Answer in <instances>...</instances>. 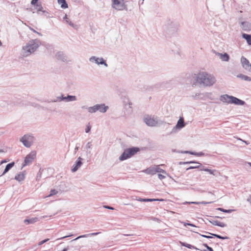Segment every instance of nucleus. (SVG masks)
I'll return each instance as SVG.
<instances>
[{
    "label": "nucleus",
    "mask_w": 251,
    "mask_h": 251,
    "mask_svg": "<svg viewBox=\"0 0 251 251\" xmlns=\"http://www.w3.org/2000/svg\"><path fill=\"white\" fill-rule=\"evenodd\" d=\"M200 165L199 166H191L188 169H194V168H198L200 167Z\"/></svg>",
    "instance_id": "a18cd8bd"
},
{
    "label": "nucleus",
    "mask_w": 251,
    "mask_h": 251,
    "mask_svg": "<svg viewBox=\"0 0 251 251\" xmlns=\"http://www.w3.org/2000/svg\"><path fill=\"white\" fill-rule=\"evenodd\" d=\"M232 97V96H229L227 95H225L221 97V100L224 102H226L228 103H230Z\"/></svg>",
    "instance_id": "4468645a"
},
{
    "label": "nucleus",
    "mask_w": 251,
    "mask_h": 251,
    "mask_svg": "<svg viewBox=\"0 0 251 251\" xmlns=\"http://www.w3.org/2000/svg\"><path fill=\"white\" fill-rule=\"evenodd\" d=\"M49 240V239H46L43 241H41V242H40L39 243H38V245L39 246H40V245H42V244L46 243L47 242H48V241Z\"/></svg>",
    "instance_id": "4c0bfd02"
},
{
    "label": "nucleus",
    "mask_w": 251,
    "mask_h": 251,
    "mask_svg": "<svg viewBox=\"0 0 251 251\" xmlns=\"http://www.w3.org/2000/svg\"><path fill=\"white\" fill-rule=\"evenodd\" d=\"M31 30L34 31V32H36V31L32 28H31Z\"/></svg>",
    "instance_id": "09e8293b"
},
{
    "label": "nucleus",
    "mask_w": 251,
    "mask_h": 251,
    "mask_svg": "<svg viewBox=\"0 0 251 251\" xmlns=\"http://www.w3.org/2000/svg\"><path fill=\"white\" fill-rule=\"evenodd\" d=\"M143 172L149 175L155 174L154 167L147 168L146 170H144Z\"/></svg>",
    "instance_id": "2eb2a0df"
},
{
    "label": "nucleus",
    "mask_w": 251,
    "mask_h": 251,
    "mask_svg": "<svg viewBox=\"0 0 251 251\" xmlns=\"http://www.w3.org/2000/svg\"><path fill=\"white\" fill-rule=\"evenodd\" d=\"M140 151L139 148L133 147L128 148L125 150L123 154L120 156L119 159L121 161L130 158Z\"/></svg>",
    "instance_id": "f03ea898"
},
{
    "label": "nucleus",
    "mask_w": 251,
    "mask_h": 251,
    "mask_svg": "<svg viewBox=\"0 0 251 251\" xmlns=\"http://www.w3.org/2000/svg\"><path fill=\"white\" fill-rule=\"evenodd\" d=\"M237 76L238 77H240L241 79H244V80H245L246 81H251V78H250V77H249V76H248L247 75H242V74H240V75H238Z\"/></svg>",
    "instance_id": "b1692460"
},
{
    "label": "nucleus",
    "mask_w": 251,
    "mask_h": 251,
    "mask_svg": "<svg viewBox=\"0 0 251 251\" xmlns=\"http://www.w3.org/2000/svg\"><path fill=\"white\" fill-rule=\"evenodd\" d=\"M165 175H164V174H163H163H158V176L160 179L162 180L166 177Z\"/></svg>",
    "instance_id": "58836bf2"
},
{
    "label": "nucleus",
    "mask_w": 251,
    "mask_h": 251,
    "mask_svg": "<svg viewBox=\"0 0 251 251\" xmlns=\"http://www.w3.org/2000/svg\"><path fill=\"white\" fill-rule=\"evenodd\" d=\"M141 202H151L153 201H162L161 200L158 199H140L139 200Z\"/></svg>",
    "instance_id": "393cba45"
},
{
    "label": "nucleus",
    "mask_w": 251,
    "mask_h": 251,
    "mask_svg": "<svg viewBox=\"0 0 251 251\" xmlns=\"http://www.w3.org/2000/svg\"><path fill=\"white\" fill-rule=\"evenodd\" d=\"M97 111V104L93 107H90L88 108V111L90 113H94Z\"/></svg>",
    "instance_id": "cd10ccee"
},
{
    "label": "nucleus",
    "mask_w": 251,
    "mask_h": 251,
    "mask_svg": "<svg viewBox=\"0 0 251 251\" xmlns=\"http://www.w3.org/2000/svg\"><path fill=\"white\" fill-rule=\"evenodd\" d=\"M98 234H99V233L96 232V233H91L89 234H85V235H80V236L77 237V238H76L74 240H76L79 238H83V237H86L90 235H96ZM73 241H74V240Z\"/></svg>",
    "instance_id": "bb28decb"
},
{
    "label": "nucleus",
    "mask_w": 251,
    "mask_h": 251,
    "mask_svg": "<svg viewBox=\"0 0 251 251\" xmlns=\"http://www.w3.org/2000/svg\"><path fill=\"white\" fill-rule=\"evenodd\" d=\"M97 111H99L100 112L104 113L108 109V106H105L104 104H97Z\"/></svg>",
    "instance_id": "f8f14e48"
},
{
    "label": "nucleus",
    "mask_w": 251,
    "mask_h": 251,
    "mask_svg": "<svg viewBox=\"0 0 251 251\" xmlns=\"http://www.w3.org/2000/svg\"><path fill=\"white\" fill-rule=\"evenodd\" d=\"M181 223H183L185 226H191L193 227H196V226L195 225H194V224H191V223L182 222H181Z\"/></svg>",
    "instance_id": "473e14b6"
},
{
    "label": "nucleus",
    "mask_w": 251,
    "mask_h": 251,
    "mask_svg": "<svg viewBox=\"0 0 251 251\" xmlns=\"http://www.w3.org/2000/svg\"><path fill=\"white\" fill-rule=\"evenodd\" d=\"M180 244H181V246L186 247L188 248V249H196V250H198V249L196 247H195L190 244L185 243L184 242H180Z\"/></svg>",
    "instance_id": "5701e85b"
},
{
    "label": "nucleus",
    "mask_w": 251,
    "mask_h": 251,
    "mask_svg": "<svg viewBox=\"0 0 251 251\" xmlns=\"http://www.w3.org/2000/svg\"><path fill=\"white\" fill-rule=\"evenodd\" d=\"M68 101H73L76 100V97L75 96H69L66 98Z\"/></svg>",
    "instance_id": "2f4dec72"
},
{
    "label": "nucleus",
    "mask_w": 251,
    "mask_h": 251,
    "mask_svg": "<svg viewBox=\"0 0 251 251\" xmlns=\"http://www.w3.org/2000/svg\"><path fill=\"white\" fill-rule=\"evenodd\" d=\"M38 1V0H32L31 3L32 5H35L37 4Z\"/></svg>",
    "instance_id": "a19ab883"
},
{
    "label": "nucleus",
    "mask_w": 251,
    "mask_h": 251,
    "mask_svg": "<svg viewBox=\"0 0 251 251\" xmlns=\"http://www.w3.org/2000/svg\"><path fill=\"white\" fill-rule=\"evenodd\" d=\"M36 153L35 151H31L30 153L27 154L25 157L23 166H25L31 163L36 158Z\"/></svg>",
    "instance_id": "423d86ee"
},
{
    "label": "nucleus",
    "mask_w": 251,
    "mask_h": 251,
    "mask_svg": "<svg viewBox=\"0 0 251 251\" xmlns=\"http://www.w3.org/2000/svg\"><path fill=\"white\" fill-rule=\"evenodd\" d=\"M186 204H199V203L198 202H186Z\"/></svg>",
    "instance_id": "49530a36"
},
{
    "label": "nucleus",
    "mask_w": 251,
    "mask_h": 251,
    "mask_svg": "<svg viewBox=\"0 0 251 251\" xmlns=\"http://www.w3.org/2000/svg\"><path fill=\"white\" fill-rule=\"evenodd\" d=\"M36 5L37 9L38 11H43V8L40 4H36Z\"/></svg>",
    "instance_id": "c9c22d12"
},
{
    "label": "nucleus",
    "mask_w": 251,
    "mask_h": 251,
    "mask_svg": "<svg viewBox=\"0 0 251 251\" xmlns=\"http://www.w3.org/2000/svg\"><path fill=\"white\" fill-rule=\"evenodd\" d=\"M57 193V191L55 190H51V191H50V194L49 195V196H52V195H55Z\"/></svg>",
    "instance_id": "e433bc0d"
},
{
    "label": "nucleus",
    "mask_w": 251,
    "mask_h": 251,
    "mask_svg": "<svg viewBox=\"0 0 251 251\" xmlns=\"http://www.w3.org/2000/svg\"><path fill=\"white\" fill-rule=\"evenodd\" d=\"M14 165V162H12L8 164L2 173V175H4L5 173H6L12 167H13Z\"/></svg>",
    "instance_id": "a211bd4d"
},
{
    "label": "nucleus",
    "mask_w": 251,
    "mask_h": 251,
    "mask_svg": "<svg viewBox=\"0 0 251 251\" xmlns=\"http://www.w3.org/2000/svg\"><path fill=\"white\" fill-rule=\"evenodd\" d=\"M96 61V62L98 64H104L105 65H107L106 64V63H105L104 60H103L102 58H97V59H96L95 60Z\"/></svg>",
    "instance_id": "c756f323"
},
{
    "label": "nucleus",
    "mask_w": 251,
    "mask_h": 251,
    "mask_svg": "<svg viewBox=\"0 0 251 251\" xmlns=\"http://www.w3.org/2000/svg\"><path fill=\"white\" fill-rule=\"evenodd\" d=\"M176 126L178 128H182L184 126V120L183 118L180 117L179 119L177 122Z\"/></svg>",
    "instance_id": "aec40b11"
},
{
    "label": "nucleus",
    "mask_w": 251,
    "mask_h": 251,
    "mask_svg": "<svg viewBox=\"0 0 251 251\" xmlns=\"http://www.w3.org/2000/svg\"><path fill=\"white\" fill-rule=\"evenodd\" d=\"M38 219L37 218H33L30 219H25L24 220V223L27 224H34V223L37 221Z\"/></svg>",
    "instance_id": "dca6fc26"
},
{
    "label": "nucleus",
    "mask_w": 251,
    "mask_h": 251,
    "mask_svg": "<svg viewBox=\"0 0 251 251\" xmlns=\"http://www.w3.org/2000/svg\"><path fill=\"white\" fill-rule=\"evenodd\" d=\"M144 121L148 126H156L158 124V121L156 119L149 115L144 117Z\"/></svg>",
    "instance_id": "39448f33"
},
{
    "label": "nucleus",
    "mask_w": 251,
    "mask_h": 251,
    "mask_svg": "<svg viewBox=\"0 0 251 251\" xmlns=\"http://www.w3.org/2000/svg\"><path fill=\"white\" fill-rule=\"evenodd\" d=\"M210 223L215 226H217L220 227H224L226 226V225L223 222H220L218 221H209Z\"/></svg>",
    "instance_id": "ddd939ff"
},
{
    "label": "nucleus",
    "mask_w": 251,
    "mask_h": 251,
    "mask_svg": "<svg viewBox=\"0 0 251 251\" xmlns=\"http://www.w3.org/2000/svg\"><path fill=\"white\" fill-rule=\"evenodd\" d=\"M15 178L17 179H18V178H17V176H16V177H15Z\"/></svg>",
    "instance_id": "603ef678"
},
{
    "label": "nucleus",
    "mask_w": 251,
    "mask_h": 251,
    "mask_svg": "<svg viewBox=\"0 0 251 251\" xmlns=\"http://www.w3.org/2000/svg\"><path fill=\"white\" fill-rule=\"evenodd\" d=\"M200 235L202 237H205V238H208V239L212 238V237L210 236H207V235H203V234H200Z\"/></svg>",
    "instance_id": "79ce46f5"
},
{
    "label": "nucleus",
    "mask_w": 251,
    "mask_h": 251,
    "mask_svg": "<svg viewBox=\"0 0 251 251\" xmlns=\"http://www.w3.org/2000/svg\"><path fill=\"white\" fill-rule=\"evenodd\" d=\"M33 137L30 135H25L21 139V141L26 147H29L33 142Z\"/></svg>",
    "instance_id": "0eeeda50"
},
{
    "label": "nucleus",
    "mask_w": 251,
    "mask_h": 251,
    "mask_svg": "<svg viewBox=\"0 0 251 251\" xmlns=\"http://www.w3.org/2000/svg\"><path fill=\"white\" fill-rule=\"evenodd\" d=\"M243 37L247 40V43L249 45H251V35L244 33L242 35Z\"/></svg>",
    "instance_id": "412c9836"
},
{
    "label": "nucleus",
    "mask_w": 251,
    "mask_h": 251,
    "mask_svg": "<svg viewBox=\"0 0 251 251\" xmlns=\"http://www.w3.org/2000/svg\"><path fill=\"white\" fill-rule=\"evenodd\" d=\"M216 55H218L220 58V59L224 61H228L229 59V55L226 53L222 54L219 52H217L216 53Z\"/></svg>",
    "instance_id": "9d476101"
},
{
    "label": "nucleus",
    "mask_w": 251,
    "mask_h": 251,
    "mask_svg": "<svg viewBox=\"0 0 251 251\" xmlns=\"http://www.w3.org/2000/svg\"><path fill=\"white\" fill-rule=\"evenodd\" d=\"M187 163H189V164H190V163H197V164H200V163L196 162H194V161H189V162L183 163V164H187Z\"/></svg>",
    "instance_id": "37998d69"
},
{
    "label": "nucleus",
    "mask_w": 251,
    "mask_h": 251,
    "mask_svg": "<svg viewBox=\"0 0 251 251\" xmlns=\"http://www.w3.org/2000/svg\"><path fill=\"white\" fill-rule=\"evenodd\" d=\"M215 82V77L206 72H201L197 75V83L202 84L206 86H210L214 84Z\"/></svg>",
    "instance_id": "f257e3e1"
},
{
    "label": "nucleus",
    "mask_w": 251,
    "mask_h": 251,
    "mask_svg": "<svg viewBox=\"0 0 251 251\" xmlns=\"http://www.w3.org/2000/svg\"><path fill=\"white\" fill-rule=\"evenodd\" d=\"M64 19H66V22L69 24L71 26H72L73 27H76V25L74 24L67 17V15H65Z\"/></svg>",
    "instance_id": "c85d7f7f"
},
{
    "label": "nucleus",
    "mask_w": 251,
    "mask_h": 251,
    "mask_svg": "<svg viewBox=\"0 0 251 251\" xmlns=\"http://www.w3.org/2000/svg\"><path fill=\"white\" fill-rule=\"evenodd\" d=\"M185 153H189V154H193V155H198L197 153H195V152H191V151H186L185 152Z\"/></svg>",
    "instance_id": "c03bdc74"
},
{
    "label": "nucleus",
    "mask_w": 251,
    "mask_h": 251,
    "mask_svg": "<svg viewBox=\"0 0 251 251\" xmlns=\"http://www.w3.org/2000/svg\"><path fill=\"white\" fill-rule=\"evenodd\" d=\"M69 236H70V235H69V236H63L62 237H61V238H59L58 239H57V240H61V239H64L67 237H69Z\"/></svg>",
    "instance_id": "de8ad7c7"
},
{
    "label": "nucleus",
    "mask_w": 251,
    "mask_h": 251,
    "mask_svg": "<svg viewBox=\"0 0 251 251\" xmlns=\"http://www.w3.org/2000/svg\"><path fill=\"white\" fill-rule=\"evenodd\" d=\"M114 8L118 10H123L126 8L124 0H112Z\"/></svg>",
    "instance_id": "20e7f679"
},
{
    "label": "nucleus",
    "mask_w": 251,
    "mask_h": 251,
    "mask_svg": "<svg viewBox=\"0 0 251 251\" xmlns=\"http://www.w3.org/2000/svg\"><path fill=\"white\" fill-rule=\"evenodd\" d=\"M203 251H207L206 250H203Z\"/></svg>",
    "instance_id": "864d4df0"
},
{
    "label": "nucleus",
    "mask_w": 251,
    "mask_h": 251,
    "mask_svg": "<svg viewBox=\"0 0 251 251\" xmlns=\"http://www.w3.org/2000/svg\"><path fill=\"white\" fill-rule=\"evenodd\" d=\"M217 210H220V211H221L222 212H225V213H230L233 211H234V209H223V208H217L216 209Z\"/></svg>",
    "instance_id": "a878e982"
},
{
    "label": "nucleus",
    "mask_w": 251,
    "mask_h": 251,
    "mask_svg": "<svg viewBox=\"0 0 251 251\" xmlns=\"http://www.w3.org/2000/svg\"><path fill=\"white\" fill-rule=\"evenodd\" d=\"M58 3L61 5L62 8H66L68 7V4L65 0H57Z\"/></svg>",
    "instance_id": "6ab92c4d"
},
{
    "label": "nucleus",
    "mask_w": 251,
    "mask_h": 251,
    "mask_svg": "<svg viewBox=\"0 0 251 251\" xmlns=\"http://www.w3.org/2000/svg\"><path fill=\"white\" fill-rule=\"evenodd\" d=\"M91 128V126H90V124L89 123L88 124V125L87 126V127L85 129V132L86 133H88L90 131Z\"/></svg>",
    "instance_id": "72a5a7b5"
},
{
    "label": "nucleus",
    "mask_w": 251,
    "mask_h": 251,
    "mask_svg": "<svg viewBox=\"0 0 251 251\" xmlns=\"http://www.w3.org/2000/svg\"><path fill=\"white\" fill-rule=\"evenodd\" d=\"M209 234H211L212 236H214L215 237H216L217 238H219V239H227L228 237L226 236V237H223V236H222L220 235H218V234H212V233H209Z\"/></svg>",
    "instance_id": "7c9ffc66"
},
{
    "label": "nucleus",
    "mask_w": 251,
    "mask_h": 251,
    "mask_svg": "<svg viewBox=\"0 0 251 251\" xmlns=\"http://www.w3.org/2000/svg\"><path fill=\"white\" fill-rule=\"evenodd\" d=\"M103 207L104 208H106L110 210H113L114 208L109 206H108L107 205H103Z\"/></svg>",
    "instance_id": "ea45409f"
},
{
    "label": "nucleus",
    "mask_w": 251,
    "mask_h": 251,
    "mask_svg": "<svg viewBox=\"0 0 251 251\" xmlns=\"http://www.w3.org/2000/svg\"><path fill=\"white\" fill-rule=\"evenodd\" d=\"M81 159H82L80 157H79L78 158L77 161L76 162L75 166L72 169V171L73 172H75V171H76L78 169V168L81 166L82 164L81 162Z\"/></svg>",
    "instance_id": "9b49d317"
},
{
    "label": "nucleus",
    "mask_w": 251,
    "mask_h": 251,
    "mask_svg": "<svg viewBox=\"0 0 251 251\" xmlns=\"http://www.w3.org/2000/svg\"><path fill=\"white\" fill-rule=\"evenodd\" d=\"M154 169L155 174L156 173H159V172H161L163 174H164V175H166L167 174L166 172L164 170L160 169L159 168V166H154Z\"/></svg>",
    "instance_id": "4be33fe9"
},
{
    "label": "nucleus",
    "mask_w": 251,
    "mask_h": 251,
    "mask_svg": "<svg viewBox=\"0 0 251 251\" xmlns=\"http://www.w3.org/2000/svg\"><path fill=\"white\" fill-rule=\"evenodd\" d=\"M201 171H204L208 172L210 174L215 176L217 171L216 170H211L208 168H204L203 167L201 169Z\"/></svg>",
    "instance_id": "f3484780"
},
{
    "label": "nucleus",
    "mask_w": 251,
    "mask_h": 251,
    "mask_svg": "<svg viewBox=\"0 0 251 251\" xmlns=\"http://www.w3.org/2000/svg\"><path fill=\"white\" fill-rule=\"evenodd\" d=\"M230 103H234L237 105H243L245 102L241 100L238 99L237 98L233 97L231 98V101Z\"/></svg>",
    "instance_id": "1a4fd4ad"
},
{
    "label": "nucleus",
    "mask_w": 251,
    "mask_h": 251,
    "mask_svg": "<svg viewBox=\"0 0 251 251\" xmlns=\"http://www.w3.org/2000/svg\"><path fill=\"white\" fill-rule=\"evenodd\" d=\"M241 63L243 67L249 71H251V64H250L249 60L244 57H242L241 59Z\"/></svg>",
    "instance_id": "6e6552de"
},
{
    "label": "nucleus",
    "mask_w": 251,
    "mask_h": 251,
    "mask_svg": "<svg viewBox=\"0 0 251 251\" xmlns=\"http://www.w3.org/2000/svg\"><path fill=\"white\" fill-rule=\"evenodd\" d=\"M249 164L251 167V163H249Z\"/></svg>",
    "instance_id": "8fccbe9b"
},
{
    "label": "nucleus",
    "mask_w": 251,
    "mask_h": 251,
    "mask_svg": "<svg viewBox=\"0 0 251 251\" xmlns=\"http://www.w3.org/2000/svg\"><path fill=\"white\" fill-rule=\"evenodd\" d=\"M203 246L206 248L207 250L209 251H214L213 249L209 247L206 244H203Z\"/></svg>",
    "instance_id": "f704fd0d"
},
{
    "label": "nucleus",
    "mask_w": 251,
    "mask_h": 251,
    "mask_svg": "<svg viewBox=\"0 0 251 251\" xmlns=\"http://www.w3.org/2000/svg\"><path fill=\"white\" fill-rule=\"evenodd\" d=\"M191 231H193V232H194L195 233H197V231H193V230H191Z\"/></svg>",
    "instance_id": "3c124183"
},
{
    "label": "nucleus",
    "mask_w": 251,
    "mask_h": 251,
    "mask_svg": "<svg viewBox=\"0 0 251 251\" xmlns=\"http://www.w3.org/2000/svg\"><path fill=\"white\" fill-rule=\"evenodd\" d=\"M38 47V44L35 43L26 45L23 48V55L25 56L29 55L30 53L34 52Z\"/></svg>",
    "instance_id": "7ed1b4c3"
}]
</instances>
